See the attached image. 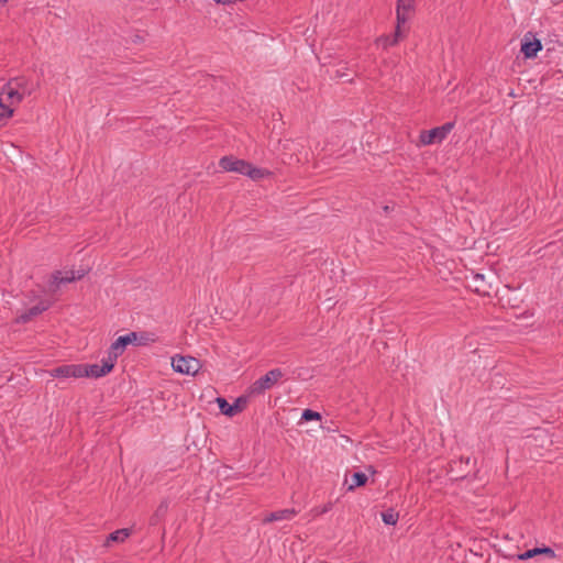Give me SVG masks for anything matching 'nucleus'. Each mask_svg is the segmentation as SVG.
<instances>
[{
	"label": "nucleus",
	"mask_w": 563,
	"mask_h": 563,
	"mask_svg": "<svg viewBox=\"0 0 563 563\" xmlns=\"http://www.w3.org/2000/svg\"><path fill=\"white\" fill-rule=\"evenodd\" d=\"M156 335L153 333L130 332L119 336L110 346L108 356L99 364H78L81 377L99 378L110 373L117 362V358L124 352L128 343L150 344L156 342Z\"/></svg>",
	"instance_id": "1"
},
{
	"label": "nucleus",
	"mask_w": 563,
	"mask_h": 563,
	"mask_svg": "<svg viewBox=\"0 0 563 563\" xmlns=\"http://www.w3.org/2000/svg\"><path fill=\"white\" fill-rule=\"evenodd\" d=\"M219 165L225 172L246 175L254 180L261 179L268 174L265 169L254 167L249 162L235 158L234 156L222 157Z\"/></svg>",
	"instance_id": "2"
},
{
	"label": "nucleus",
	"mask_w": 563,
	"mask_h": 563,
	"mask_svg": "<svg viewBox=\"0 0 563 563\" xmlns=\"http://www.w3.org/2000/svg\"><path fill=\"white\" fill-rule=\"evenodd\" d=\"M20 103L19 93L5 84L0 91V119L11 118Z\"/></svg>",
	"instance_id": "3"
},
{
	"label": "nucleus",
	"mask_w": 563,
	"mask_h": 563,
	"mask_svg": "<svg viewBox=\"0 0 563 563\" xmlns=\"http://www.w3.org/2000/svg\"><path fill=\"white\" fill-rule=\"evenodd\" d=\"M284 376V372L280 368H274L267 372L264 376L256 379L250 391L252 395H261L265 390L271 389L278 380Z\"/></svg>",
	"instance_id": "4"
},
{
	"label": "nucleus",
	"mask_w": 563,
	"mask_h": 563,
	"mask_svg": "<svg viewBox=\"0 0 563 563\" xmlns=\"http://www.w3.org/2000/svg\"><path fill=\"white\" fill-rule=\"evenodd\" d=\"M415 8V0H398L397 1V26L395 31L394 41L390 44H397L401 38V25L405 24Z\"/></svg>",
	"instance_id": "5"
},
{
	"label": "nucleus",
	"mask_w": 563,
	"mask_h": 563,
	"mask_svg": "<svg viewBox=\"0 0 563 563\" xmlns=\"http://www.w3.org/2000/svg\"><path fill=\"white\" fill-rule=\"evenodd\" d=\"M172 367L175 372L185 375H196L201 365L199 360L192 356L176 355L172 358Z\"/></svg>",
	"instance_id": "6"
},
{
	"label": "nucleus",
	"mask_w": 563,
	"mask_h": 563,
	"mask_svg": "<svg viewBox=\"0 0 563 563\" xmlns=\"http://www.w3.org/2000/svg\"><path fill=\"white\" fill-rule=\"evenodd\" d=\"M453 126V122H448L441 126H437L428 131H421L420 143L422 145L440 143L448 136V134L452 131Z\"/></svg>",
	"instance_id": "7"
},
{
	"label": "nucleus",
	"mask_w": 563,
	"mask_h": 563,
	"mask_svg": "<svg viewBox=\"0 0 563 563\" xmlns=\"http://www.w3.org/2000/svg\"><path fill=\"white\" fill-rule=\"evenodd\" d=\"M7 85L19 93V99L21 101L26 96H31L37 88V85L26 77L12 78L7 82Z\"/></svg>",
	"instance_id": "8"
},
{
	"label": "nucleus",
	"mask_w": 563,
	"mask_h": 563,
	"mask_svg": "<svg viewBox=\"0 0 563 563\" xmlns=\"http://www.w3.org/2000/svg\"><path fill=\"white\" fill-rule=\"evenodd\" d=\"M82 276L84 274L76 275L74 271H57L51 277L49 289L56 291L62 284L71 283Z\"/></svg>",
	"instance_id": "9"
},
{
	"label": "nucleus",
	"mask_w": 563,
	"mask_h": 563,
	"mask_svg": "<svg viewBox=\"0 0 563 563\" xmlns=\"http://www.w3.org/2000/svg\"><path fill=\"white\" fill-rule=\"evenodd\" d=\"M48 374L52 377H58V378H80L81 372L78 364H70V365H62L58 367H55L51 371H48Z\"/></svg>",
	"instance_id": "10"
},
{
	"label": "nucleus",
	"mask_w": 563,
	"mask_h": 563,
	"mask_svg": "<svg viewBox=\"0 0 563 563\" xmlns=\"http://www.w3.org/2000/svg\"><path fill=\"white\" fill-rule=\"evenodd\" d=\"M298 511L295 508H288V509H282L274 512L268 514L264 519L263 522H273V521H280V520H291Z\"/></svg>",
	"instance_id": "11"
},
{
	"label": "nucleus",
	"mask_w": 563,
	"mask_h": 563,
	"mask_svg": "<svg viewBox=\"0 0 563 563\" xmlns=\"http://www.w3.org/2000/svg\"><path fill=\"white\" fill-rule=\"evenodd\" d=\"M542 49V44L539 40L533 38L532 41L525 40L521 44V52L526 58H533L538 52Z\"/></svg>",
	"instance_id": "12"
},
{
	"label": "nucleus",
	"mask_w": 563,
	"mask_h": 563,
	"mask_svg": "<svg viewBox=\"0 0 563 563\" xmlns=\"http://www.w3.org/2000/svg\"><path fill=\"white\" fill-rule=\"evenodd\" d=\"M217 402L221 412L229 417H232L242 410L241 399H238L233 405H230L224 398H218Z\"/></svg>",
	"instance_id": "13"
},
{
	"label": "nucleus",
	"mask_w": 563,
	"mask_h": 563,
	"mask_svg": "<svg viewBox=\"0 0 563 563\" xmlns=\"http://www.w3.org/2000/svg\"><path fill=\"white\" fill-rule=\"evenodd\" d=\"M48 308V303L46 301H40L37 305L33 306L31 309H29L26 312L22 313L19 318H18V321L20 322H27L30 321L33 317L42 313L43 311H45L46 309Z\"/></svg>",
	"instance_id": "14"
},
{
	"label": "nucleus",
	"mask_w": 563,
	"mask_h": 563,
	"mask_svg": "<svg viewBox=\"0 0 563 563\" xmlns=\"http://www.w3.org/2000/svg\"><path fill=\"white\" fill-rule=\"evenodd\" d=\"M130 537V530L129 529H119L112 533L109 534L107 539V545L110 542H123L125 539Z\"/></svg>",
	"instance_id": "15"
},
{
	"label": "nucleus",
	"mask_w": 563,
	"mask_h": 563,
	"mask_svg": "<svg viewBox=\"0 0 563 563\" xmlns=\"http://www.w3.org/2000/svg\"><path fill=\"white\" fill-rule=\"evenodd\" d=\"M351 484L347 487V490H353L356 487L363 486L367 482V476L364 473H354L351 477Z\"/></svg>",
	"instance_id": "16"
},
{
	"label": "nucleus",
	"mask_w": 563,
	"mask_h": 563,
	"mask_svg": "<svg viewBox=\"0 0 563 563\" xmlns=\"http://www.w3.org/2000/svg\"><path fill=\"white\" fill-rule=\"evenodd\" d=\"M167 510H168V503L166 500H163L158 505L153 517L151 518V520H150L151 525H156L161 520V518H163L166 515Z\"/></svg>",
	"instance_id": "17"
},
{
	"label": "nucleus",
	"mask_w": 563,
	"mask_h": 563,
	"mask_svg": "<svg viewBox=\"0 0 563 563\" xmlns=\"http://www.w3.org/2000/svg\"><path fill=\"white\" fill-rule=\"evenodd\" d=\"M382 519L386 525L394 526L397 523V521L399 519V515H398V512L394 511L393 509H388L382 514Z\"/></svg>",
	"instance_id": "18"
},
{
	"label": "nucleus",
	"mask_w": 563,
	"mask_h": 563,
	"mask_svg": "<svg viewBox=\"0 0 563 563\" xmlns=\"http://www.w3.org/2000/svg\"><path fill=\"white\" fill-rule=\"evenodd\" d=\"M332 507H333L332 501H329V503L324 504L323 506H316L310 510V515L312 517H319V516L324 515L328 511H330L332 509Z\"/></svg>",
	"instance_id": "19"
},
{
	"label": "nucleus",
	"mask_w": 563,
	"mask_h": 563,
	"mask_svg": "<svg viewBox=\"0 0 563 563\" xmlns=\"http://www.w3.org/2000/svg\"><path fill=\"white\" fill-rule=\"evenodd\" d=\"M301 419L305 421H311V420H320L321 415L317 411H313L311 409H305L301 415Z\"/></svg>",
	"instance_id": "20"
},
{
	"label": "nucleus",
	"mask_w": 563,
	"mask_h": 563,
	"mask_svg": "<svg viewBox=\"0 0 563 563\" xmlns=\"http://www.w3.org/2000/svg\"><path fill=\"white\" fill-rule=\"evenodd\" d=\"M537 555H540L539 548H533V549L525 551L523 553L518 554V560L526 561V560L532 559Z\"/></svg>",
	"instance_id": "21"
},
{
	"label": "nucleus",
	"mask_w": 563,
	"mask_h": 563,
	"mask_svg": "<svg viewBox=\"0 0 563 563\" xmlns=\"http://www.w3.org/2000/svg\"><path fill=\"white\" fill-rule=\"evenodd\" d=\"M395 34L393 36H383L377 40V43L383 46V48H388L389 46H394L395 44H390L394 41Z\"/></svg>",
	"instance_id": "22"
},
{
	"label": "nucleus",
	"mask_w": 563,
	"mask_h": 563,
	"mask_svg": "<svg viewBox=\"0 0 563 563\" xmlns=\"http://www.w3.org/2000/svg\"><path fill=\"white\" fill-rule=\"evenodd\" d=\"M540 554H544L550 559H555L556 554L553 549L549 547L539 548Z\"/></svg>",
	"instance_id": "23"
},
{
	"label": "nucleus",
	"mask_w": 563,
	"mask_h": 563,
	"mask_svg": "<svg viewBox=\"0 0 563 563\" xmlns=\"http://www.w3.org/2000/svg\"><path fill=\"white\" fill-rule=\"evenodd\" d=\"M218 4H229L233 3V0H213Z\"/></svg>",
	"instance_id": "24"
},
{
	"label": "nucleus",
	"mask_w": 563,
	"mask_h": 563,
	"mask_svg": "<svg viewBox=\"0 0 563 563\" xmlns=\"http://www.w3.org/2000/svg\"><path fill=\"white\" fill-rule=\"evenodd\" d=\"M483 280H484V276H483V275H481V274H476V275L474 276V282H483Z\"/></svg>",
	"instance_id": "25"
},
{
	"label": "nucleus",
	"mask_w": 563,
	"mask_h": 563,
	"mask_svg": "<svg viewBox=\"0 0 563 563\" xmlns=\"http://www.w3.org/2000/svg\"><path fill=\"white\" fill-rule=\"evenodd\" d=\"M475 290H476L477 292H486V290H485V289H482L479 286H475Z\"/></svg>",
	"instance_id": "26"
},
{
	"label": "nucleus",
	"mask_w": 563,
	"mask_h": 563,
	"mask_svg": "<svg viewBox=\"0 0 563 563\" xmlns=\"http://www.w3.org/2000/svg\"><path fill=\"white\" fill-rule=\"evenodd\" d=\"M129 344H130V346H133V344L139 345L137 343H129Z\"/></svg>",
	"instance_id": "27"
},
{
	"label": "nucleus",
	"mask_w": 563,
	"mask_h": 563,
	"mask_svg": "<svg viewBox=\"0 0 563 563\" xmlns=\"http://www.w3.org/2000/svg\"><path fill=\"white\" fill-rule=\"evenodd\" d=\"M3 2H5L7 0H2Z\"/></svg>",
	"instance_id": "28"
}]
</instances>
